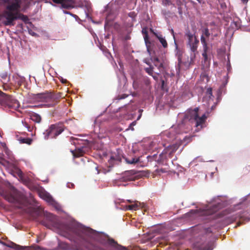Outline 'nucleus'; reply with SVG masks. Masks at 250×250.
I'll return each mask as SVG.
<instances>
[{"instance_id":"393cba45","label":"nucleus","mask_w":250,"mask_h":250,"mask_svg":"<svg viewBox=\"0 0 250 250\" xmlns=\"http://www.w3.org/2000/svg\"><path fill=\"white\" fill-rule=\"evenodd\" d=\"M156 37L157 38L159 42L162 44V46L164 48H166L167 46V41L166 40L165 38L163 37L162 35H158L155 34Z\"/></svg>"},{"instance_id":"8fccbe9b","label":"nucleus","mask_w":250,"mask_h":250,"mask_svg":"<svg viewBox=\"0 0 250 250\" xmlns=\"http://www.w3.org/2000/svg\"><path fill=\"white\" fill-rule=\"evenodd\" d=\"M62 83H66L67 82V80H62Z\"/></svg>"},{"instance_id":"f3484780","label":"nucleus","mask_w":250,"mask_h":250,"mask_svg":"<svg viewBox=\"0 0 250 250\" xmlns=\"http://www.w3.org/2000/svg\"><path fill=\"white\" fill-rule=\"evenodd\" d=\"M12 79L15 84H17L19 86L21 85V84L25 82V78L19 75L18 74H14Z\"/></svg>"},{"instance_id":"aec40b11","label":"nucleus","mask_w":250,"mask_h":250,"mask_svg":"<svg viewBox=\"0 0 250 250\" xmlns=\"http://www.w3.org/2000/svg\"><path fill=\"white\" fill-rule=\"evenodd\" d=\"M218 57L221 62H230L229 55L225 52L219 53Z\"/></svg>"},{"instance_id":"a878e982","label":"nucleus","mask_w":250,"mask_h":250,"mask_svg":"<svg viewBox=\"0 0 250 250\" xmlns=\"http://www.w3.org/2000/svg\"><path fill=\"white\" fill-rule=\"evenodd\" d=\"M121 158L119 156H117L116 155L112 154L110 156V159L108 161V162L110 165L113 166V162L114 161H121Z\"/></svg>"},{"instance_id":"423d86ee","label":"nucleus","mask_w":250,"mask_h":250,"mask_svg":"<svg viewBox=\"0 0 250 250\" xmlns=\"http://www.w3.org/2000/svg\"><path fill=\"white\" fill-rule=\"evenodd\" d=\"M63 130L64 125L62 124L51 125L44 133L45 138L46 139L56 138Z\"/></svg>"},{"instance_id":"bb28decb","label":"nucleus","mask_w":250,"mask_h":250,"mask_svg":"<svg viewBox=\"0 0 250 250\" xmlns=\"http://www.w3.org/2000/svg\"><path fill=\"white\" fill-rule=\"evenodd\" d=\"M40 215V212L37 208H33L31 209V215L34 219H36Z\"/></svg>"},{"instance_id":"dca6fc26","label":"nucleus","mask_w":250,"mask_h":250,"mask_svg":"<svg viewBox=\"0 0 250 250\" xmlns=\"http://www.w3.org/2000/svg\"><path fill=\"white\" fill-rule=\"evenodd\" d=\"M209 68V63H202V69L204 70V72L201 75V77L203 81L206 80V82L208 83L209 81V77L208 74L207 73L208 69Z\"/></svg>"},{"instance_id":"4468645a","label":"nucleus","mask_w":250,"mask_h":250,"mask_svg":"<svg viewBox=\"0 0 250 250\" xmlns=\"http://www.w3.org/2000/svg\"><path fill=\"white\" fill-rule=\"evenodd\" d=\"M221 206L220 203L213 205L205 211L204 214L206 215H210L215 213L221 208Z\"/></svg>"},{"instance_id":"cd10ccee","label":"nucleus","mask_w":250,"mask_h":250,"mask_svg":"<svg viewBox=\"0 0 250 250\" xmlns=\"http://www.w3.org/2000/svg\"><path fill=\"white\" fill-rule=\"evenodd\" d=\"M0 77L3 80V83H5L9 81V77H8L7 73L6 72L2 73L0 74Z\"/></svg>"},{"instance_id":"a19ab883","label":"nucleus","mask_w":250,"mask_h":250,"mask_svg":"<svg viewBox=\"0 0 250 250\" xmlns=\"http://www.w3.org/2000/svg\"><path fill=\"white\" fill-rule=\"evenodd\" d=\"M3 84H3V88H4V90H6V89L8 88V87H9V86H8V85H7L6 84V83H3Z\"/></svg>"},{"instance_id":"c756f323","label":"nucleus","mask_w":250,"mask_h":250,"mask_svg":"<svg viewBox=\"0 0 250 250\" xmlns=\"http://www.w3.org/2000/svg\"><path fill=\"white\" fill-rule=\"evenodd\" d=\"M144 38V40H145V43H146V46L147 48V50L148 52H149V45L150 44V42L148 41V36L147 33H145V35Z\"/></svg>"},{"instance_id":"7ed1b4c3","label":"nucleus","mask_w":250,"mask_h":250,"mask_svg":"<svg viewBox=\"0 0 250 250\" xmlns=\"http://www.w3.org/2000/svg\"><path fill=\"white\" fill-rule=\"evenodd\" d=\"M179 147V145L178 144H174L166 147L159 155L157 162L159 163H163L167 161L168 159L171 158Z\"/></svg>"},{"instance_id":"9b49d317","label":"nucleus","mask_w":250,"mask_h":250,"mask_svg":"<svg viewBox=\"0 0 250 250\" xmlns=\"http://www.w3.org/2000/svg\"><path fill=\"white\" fill-rule=\"evenodd\" d=\"M144 85L146 87L145 89L148 90L150 89V81L146 77H142L139 82L137 80H135L133 83V87L135 89H144Z\"/></svg>"},{"instance_id":"ea45409f","label":"nucleus","mask_w":250,"mask_h":250,"mask_svg":"<svg viewBox=\"0 0 250 250\" xmlns=\"http://www.w3.org/2000/svg\"><path fill=\"white\" fill-rule=\"evenodd\" d=\"M205 231L207 233H212V230L211 229V228H208L205 229Z\"/></svg>"},{"instance_id":"de8ad7c7","label":"nucleus","mask_w":250,"mask_h":250,"mask_svg":"<svg viewBox=\"0 0 250 250\" xmlns=\"http://www.w3.org/2000/svg\"><path fill=\"white\" fill-rule=\"evenodd\" d=\"M159 171H161V172H162V173H164V172H166V171H165L164 169H162H162H159Z\"/></svg>"},{"instance_id":"c85d7f7f","label":"nucleus","mask_w":250,"mask_h":250,"mask_svg":"<svg viewBox=\"0 0 250 250\" xmlns=\"http://www.w3.org/2000/svg\"><path fill=\"white\" fill-rule=\"evenodd\" d=\"M213 245L212 243H208L206 246L201 248V250H212Z\"/></svg>"},{"instance_id":"6e6552de","label":"nucleus","mask_w":250,"mask_h":250,"mask_svg":"<svg viewBox=\"0 0 250 250\" xmlns=\"http://www.w3.org/2000/svg\"><path fill=\"white\" fill-rule=\"evenodd\" d=\"M2 196L8 202L12 203H19L22 199V195L16 189L3 192Z\"/></svg>"},{"instance_id":"603ef678","label":"nucleus","mask_w":250,"mask_h":250,"mask_svg":"<svg viewBox=\"0 0 250 250\" xmlns=\"http://www.w3.org/2000/svg\"><path fill=\"white\" fill-rule=\"evenodd\" d=\"M85 15L86 16V17H88V14L87 12L85 11Z\"/></svg>"},{"instance_id":"b1692460","label":"nucleus","mask_w":250,"mask_h":250,"mask_svg":"<svg viewBox=\"0 0 250 250\" xmlns=\"http://www.w3.org/2000/svg\"><path fill=\"white\" fill-rule=\"evenodd\" d=\"M4 153L6 155V156L5 157H6L9 160L7 161L8 163H10V162H13L14 161V156L11 151L6 149L4 150Z\"/></svg>"},{"instance_id":"c9c22d12","label":"nucleus","mask_w":250,"mask_h":250,"mask_svg":"<svg viewBox=\"0 0 250 250\" xmlns=\"http://www.w3.org/2000/svg\"><path fill=\"white\" fill-rule=\"evenodd\" d=\"M163 4L165 6H168L172 4L171 2L169 0H163Z\"/></svg>"},{"instance_id":"6e6d98bb","label":"nucleus","mask_w":250,"mask_h":250,"mask_svg":"<svg viewBox=\"0 0 250 250\" xmlns=\"http://www.w3.org/2000/svg\"><path fill=\"white\" fill-rule=\"evenodd\" d=\"M128 202L129 203H131L132 202L130 200H128Z\"/></svg>"},{"instance_id":"7c9ffc66","label":"nucleus","mask_w":250,"mask_h":250,"mask_svg":"<svg viewBox=\"0 0 250 250\" xmlns=\"http://www.w3.org/2000/svg\"><path fill=\"white\" fill-rule=\"evenodd\" d=\"M20 141L21 143L27 144L28 145H30L32 141V140L29 138H21Z\"/></svg>"},{"instance_id":"a18cd8bd","label":"nucleus","mask_w":250,"mask_h":250,"mask_svg":"<svg viewBox=\"0 0 250 250\" xmlns=\"http://www.w3.org/2000/svg\"><path fill=\"white\" fill-rule=\"evenodd\" d=\"M227 67L228 70L229 69L231 68L230 63H227Z\"/></svg>"},{"instance_id":"a211bd4d","label":"nucleus","mask_w":250,"mask_h":250,"mask_svg":"<svg viewBox=\"0 0 250 250\" xmlns=\"http://www.w3.org/2000/svg\"><path fill=\"white\" fill-rule=\"evenodd\" d=\"M139 207L142 208H145V205L144 203L142 204L138 202H136L134 204L126 206V209L136 210L138 209Z\"/></svg>"},{"instance_id":"c03bdc74","label":"nucleus","mask_w":250,"mask_h":250,"mask_svg":"<svg viewBox=\"0 0 250 250\" xmlns=\"http://www.w3.org/2000/svg\"><path fill=\"white\" fill-rule=\"evenodd\" d=\"M63 12L65 13V14H70L71 15H72V16H75V15H73V14H70V12H67V11H63Z\"/></svg>"},{"instance_id":"6ab92c4d","label":"nucleus","mask_w":250,"mask_h":250,"mask_svg":"<svg viewBox=\"0 0 250 250\" xmlns=\"http://www.w3.org/2000/svg\"><path fill=\"white\" fill-rule=\"evenodd\" d=\"M54 3H60L62 8H68L71 7L70 2L72 0H52Z\"/></svg>"},{"instance_id":"412c9836","label":"nucleus","mask_w":250,"mask_h":250,"mask_svg":"<svg viewBox=\"0 0 250 250\" xmlns=\"http://www.w3.org/2000/svg\"><path fill=\"white\" fill-rule=\"evenodd\" d=\"M171 34L172 35L173 39L174 40V43H175V48H176V55L178 57V62H181V60L180 57L182 53H181V51L178 48V45H177V43L176 42V41H175V39L174 32V31H173V29L171 30Z\"/></svg>"},{"instance_id":"bf43d9fd","label":"nucleus","mask_w":250,"mask_h":250,"mask_svg":"<svg viewBox=\"0 0 250 250\" xmlns=\"http://www.w3.org/2000/svg\"><path fill=\"white\" fill-rule=\"evenodd\" d=\"M178 64H179V67H180V63H178Z\"/></svg>"},{"instance_id":"5fc2aeb1","label":"nucleus","mask_w":250,"mask_h":250,"mask_svg":"<svg viewBox=\"0 0 250 250\" xmlns=\"http://www.w3.org/2000/svg\"><path fill=\"white\" fill-rule=\"evenodd\" d=\"M199 3H201L202 0H197Z\"/></svg>"},{"instance_id":"2eb2a0df","label":"nucleus","mask_w":250,"mask_h":250,"mask_svg":"<svg viewBox=\"0 0 250 250\" xmlns=\"http://www.w3.org/2000/svg\"><path fill=\"white\" fill-rule=\"evenodd\" d=\"M136 172L134 170H130L125 171L123 177L124 181H134L136 178Z\"/></svg>"},{"instance_id":"e433bc0d","label":"nucleus","mask_w":250,"mask_h":250,"mask_svg":"<svg viewBox=\"0 0 250 250\" xmlns=\"http://www.w3.org/2000/svg\"><path fill=\"white\" fill-rule=\"evenodd\" d=\"M114 18V16H113V15L111 16V15L110 14H108L106 16V21L112 20H113Z\"/></svg>"},{"instance_id":"72a5a7b5","label":"nucleus","mask_w":250,"mask_h":250,"mask_svg":"<svg viewBox=\"0 0 250 250\" xmlns=\"http://www.w3.org/2000/svg\"><path fill=\"white\" fill-rule=\"evenodd\" d=\"M176 0V4L178 6L179 12L180 13L181 10V6L183 4L182 1L181 0Z\"/></svg>"},{"instance_id":"09e8293b","label":"nucleus","mask_w":250,"mask_h":250,"mask_svg":"<svg viewBox=\"0 0 250 250\" xmlns=\"http://www.w3.org/2000/svg\"><path fill=\"white\" fill-rule=\"evenodd\" d=\"M243 2V3H247L248 1V0H241Z\"/></svg>"},{"instance_id":"20e7f679","label":"nucleus","mask_w":250,"mask_h":250,"mask_svg":"<svg viewBox=\"0 0 250 250\" xmlns=\"http://www.w3.org/2000/svg\"><path fill=\"white\" fill-rule=\"evenodd\" d=\"M210 35L209 29L208 28H204L202 30V35L201 36V42L203 47L202 56L205 62L208 61V57L210 54V50L208 46L206 38H208Z\"/></svg>"},{"instance_id":"13d9d810","label":"nucleus","mask_w":250,"mask_h":250,"mask_svg":"<svg viewBox=\"0 0 250 250\" xmlns=\"http://www.w3.org/2000/svg\"><path fill=\"white\" fill-rule=\"evenodd\" d=\"M178 64H179V67H180V63H178Z\"/></svg>"},{"instance_id":"ddd939ff","label":"nucleus","mask_w":250,"mask_h":250,"mask_svg":"<svg viewBox=\"0 0 250 250\" xmlns=\"http://www.w3.org/2000/svg\"><path fill=\"white\" fill-rule=\"evenodd\" d=\"M35 98L42 102H50L55 99L54 95L51 93H38L36 95Z\"/></svg>"},{"instance_id":"864d4df0","label":"nucleus","mask_w":250,"mask_h":250,"mask_svg":"<svg viewBox=\"0 0 250 250\" xmlns=\"http://www.w3.org/2000/svg\"><path fill=\"white\" fill-rule=\"evenodd\" d=\"M154 61H158V58H155Z\"/></svg>"},{"instance_id":"3c124183","label":"nucleus","mask_w":250,"mask_h":250,"mask_svg":"<svg viewBox=\"0 0 250 250\" xmlns=\"http://www.w3.org/2000/svg\"><path fill=\"white\" fill-rule=\"evenodd\" d=\"M87 9L88 10V12H89V11H90V7H89L88 5H87Z\"/></svg>"},{"instance_id":"4c0bfd02","label":"nucleus","mask_w":250,"mask_h":250,"mask_svg":"<svg viewBox=\"0 0 250 250\" xmlns=\"http://www.w3.org/2000/svg\"><path fill=\"white\" fill-rule=\"evenodd\" d=\"M108 241L110 245H117V243L116 241H115V240L113 239L110 238L108 239Z\"/></svg>"},{"instance_id":"39448f33","label":"nucleus","mask_w":250,"mask_h":250,"mask_svg":"<svg viewBox=\"0 0 250 250\" xmlns=\"http://www.w3.org/2000/svg\"><path fill=\"white\" fill-rule=\"evenodd\" d=\"M0 104L14 109H17L20 106L19 102L17 100L0 90Z\"/></svg>"},{"instance_id":"37998d69","label":"nucleus","mask_w":250,"mask_h":250,"mask_svg":"<svg viewBox=\"0 0 250 250\" xmlns=\"http://www.w3.org/2000/svg\"><path fill=\"white\" fill-rule=\"evenodd\" d=\"M128 15L129 17H133L134 16H135L134 13L133 12L129 13Z\"/></svg>"},{"instance_id":"473e14b6","label":"nucleus","mask_w":250,"mask_h":250,"mask_svg":"<svg viewBox=\"0 0 250 250\" xmlns=\"http://www.w3.org/2000/svg\"><path fill=\"white\" fill-rule=\"evenodd\" d=\"M206 95L208 96L209 98H211L213 96L212 93V88H208L206 91Z\"/></svg>"},{"instance_id":"0eeeda50","label":"nucleus","mask_w":250,"mask_h":250,"mask_svg":"<svg viewBox=\"0 0 250 250\" xmlns=\"http://www.w3.org/2000/svg\"><path fill=\"white\" fill-rule=\"evenodd\" d=\"M41 223L48 228L51 227L57 228L60 226L57 217L53 214L47 212L44 213V219L41 222Z\"/></svg>"},{"instance_id":"4be33fe9","label":"nucleus","mask_w":250,"mask_h":250,"mask_svg":"<svg viewBox=\"0 0 250 250\" xmlns=\"http://www.w3.org/2000/svg\"><path fill=\"white\" fill-rule=\"evenodd\" d=\"M30 119L33 121L37 123H40L42 120L41 116L35 112H32L30 114Z\"/></svg>"},{"instance_id":"49530a36","label":"nucleus","mask_w":250,"mask_h":250,"mask_svg":"<svg viewBox=\"0 0 250 250\" xmlns=\"http://www.w3.org/2000/svg\"><path fill=\"white\" fill-rule=\"evenodd\" d=\"M237 21H234V22H233V23H234V24H235V28H238V27H239V25H237Z\"/></svg>"},{"instance_id":"052dcab7","label":"nucleus","mask_w":250,"mask_h":250,"mask_svg":"<svg viewBox=\"0 0 250 250\" xmlns=\"http://www.w3.org/2000/svg\"><path fill=\"white\" fill-rule=\"evenodd\" d=\"M178 64H179V67H180V63H178Z\"/></svg>"},{"instance_id":"9d476101","label":"nucleus","mask_w":250,"mask_h":250,"mask_svg":"<svg viewBox=\"0 0 250 250\" xmlns=\"http://www.w3.org/2000/svg\"><path fill=\"white\" fill-rule=\"evenodd\" d=\"M186 36L188 40V45L189 46L191 51L195 54L197 52L199 41L194 34L189 31L186 33Z\"/></svg>"},{"instance_id":"2f4dec72","label":"nucleus","mask_w":250,"mask_h":250,"mask_svg":"<svg viewBox=\"0 0 250 250\" xmlns=\"http://www.w3.org/2000/svg\"><path fill=\"white\" fill-rule=\"evenodd\" d=\"M139 158H132L131 160H127V163L130 164H135L137 163L139 161Z\"/></svg>"},{"instance_id":"f8f14e48","label":"nucleus","mask_w":250,"mask_h":250,"mask_svg":"<svg viewBox=\"0 0 250 250\" xmlns=\"http://www.w3.org/2000/svg\"><path fill=\"white\" fill-rule=\"evenodd\" d=\"M154 66L149 65V67L145 68V70L149 75L152 76L154 79L156 80L157 76L153 75V74H159L161 69H163V63H154Z\"/></svg>"},{"instance_id":"58836bf2","label":"nucleus","mask_w":250,"mask_h":250,"mask_svg":"<svg viewBox=\"0 0 250 250\" xmlns=\"http://www.w3.org/2000/svg\"><path fill=\"white\" fill-rule=\"evenodd\" d=\"M128 95L125 94L119 95L118 96V99L121 100V99H125V98L128 97Z\"/></svg>"},{"instance_id":"79ce46f5","label":"nucleus","mask_w":250,"mask_h":250,"mask_svg":"<svg viewBox=\"0 0 250 250\" xmlns=\"http://www.w3.org/2000/svg\"><path fill=\"white\" fill-rule=\"evenodd\" d=\"M68 187L69 188H74V185L73 184H72V183H70V184H68Z\"/></svg>"},{"instance_id":"1a4fd4ad","label":"nucleus","mask_w":250,"mask_h":250,"mask_svg":"<svg viewBox=\"0 0 250 250\" xmlns=\"http://www.w3.org/2000/svg\"><path fill=\"white\" fill-rule=\"evenodd\" d=\"M63 228L65 229L63 233H66V235H75L82 239H84L83 234L87 231V229H82L69 226H65Z\"/></svg>"},{"instance_id":"5701e85b","label":"nucleus","mask_w":250,"mask_h":250,"mask_svg":"<svg viewBox=\"0 0 250 250\" xmlns=\"http://www.w3.org/2000/svg\"><path fill=\"white\" fill-rule=\"evenodd\" d=\"M71 152L74 157H81L84 154V151L82 148H78L75 150H71Z\"/></svg>"},{"instance_id":"f257e3e1","label":"nucleus","mask_w":250,"mask_h":250,"mask_svg":"<svg viewBox=\"0 0 250 250\" xmlns=\"http://www.w3.org/2000/svg\"><path fill=\"white\" fill-rule=\"evenodd\" d=\"M0 5L5 6V9L0 14V21L4 25H14V21L18 19L28 22V17L20 12L21 0H0Z\"/></svg>"},{"instance_id":"f03ea898","label":"nucleus","mask_w":250,"mask_h":250,"mask_svg":"<svg viewBox=\"0 0 250 250\" xmlns=\"http://www.w3.org/2000/svg\"><path fill=\"white\" fill-rule=\"evenodd\" d=\"M198 111V107H196L193 109H190L187 111L185 115L186 118L189 121H193L195 122L196 127L200 125L202 126L207 118L205 114H203L201 117H199Z\"/></svg>"},{"instance_id":"4d7b16f0","label":"nucleus","mask_w":250,"mask_h":250,"mask_svg":"<svg viewBox=\"0 0 250 250\" xmlns=\"http://www.w3.org/2000/svg\"><path fill=\"white\" fill-rule=\"evenodd\" d=\"M30 33L31 34H32V35H33L34 34V33Z\"/></svg>"},{"instance_id":"f704fd0d","label":"nucleus","mask_w":250,"mask_h":250,"mask_svg":"<svg viewBox=\"0 0 250 250\" xmlns=\"http://www.w3.org/2000/svg\"><path fill=\"white\" fill-rule=\"evenodd\" d=\"M22 124L25 127L28 131H32V128L30 127V126L25 122H22Z\"/></svg>"}]
</instances>
